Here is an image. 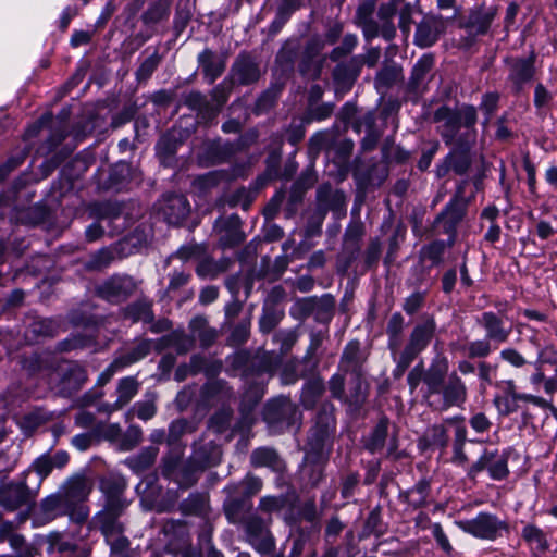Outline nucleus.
<instances>
[{"mask_svg": "<svg viewBox=\"0 0 557 557\" xmlns=\"http://www.w3.org/2000/svg\"><path fill=\"white\" fill-rule=\"evenodd\" d=\"M115 259V250L112 247H102L89 255L84 262V269L87 271H102L107 269Z\"/></svg>", "mask_w": 557, "mask_h": 557, "instance_id": "6e6d98bb", "label": "nucleus"}, {"mask_svg": "<svg viewBox=\"0 0 557 557\" xmlns=\"http://www.w3.org/2000/svg\"><path fill=\"white\" fill-rule=\"evenodd\" d=\"M195 346V339L191 335H187L184 330H174L170 334L162 336L157 342V349L174 348L177 354L184 355L191 350Z\"/></svg>", "mask_w": 557, "mask_h": 557, "instance_id": "79ce46f5", "label": "nucleus"}, {"mask_svg": "<svg viewBox=\"0 0 557 557\" xmlns=\"http://www.w3.org/2000/svg\"><path fill=\"white\" fill-rule=\"evenodd\" d=\"M434 66V58L432 54H423L413 65L410 78L408 81V89L414 94H422L432 78V69Z\"/></svg>", "mask_w": 557, "mask_h": 557, "instance_id": "473e14b6", "label": "nucleus"}, {"mask_svg": "<svg viewBox=\"0 0 557 557\" xmlns=\"http://www.w3.org/2000/svg\"><path fill=\"white\" fill-rule=\"evenodd\" d=\"M230 174L224 170L211 171L197 176L193 181V186L201 194H207L220 183L228 181Z\"/></svg>", "mask_w": 557, "mask_h": 557, "instance_id": "680f3d73", "label": "nucleus"}, {"mask_svg": "<svg viewBox=\"0 0 557 557\" xmlns=\"http://www.w3.org/2000/svg\"><path fill=\"white\" fill-rule=\"evenodd\" d=\"M487 470L491 479L500 481L508 476V455L506 453H499L497 449L488 450L484 449L479 459L470 467L468 475L471 479Z\"/></svg>", "mask_w": 557, "mask_h": 557, "instance_id": "f3484780", "label": "nucleus"}, {"mask_svg": "<svg viewBox=\"0 0 557 557\" xmlns=\"http://www.w3.org/2000/svg\"><path fill=\"white\" fill-rule=\"evenodd\" d=\"M40 509L48 520L67 516L72 521V511L61 493L51 494L44 498L40 503Z\"/></svg>", "mask_w": 557, "mask_h": 557, "instance_id": "09e8293b", "label": "nucleus"}, {"mask_svg": "<svg viewBox=\"0 0 557 557\" xmlns=\"http://www.w3.org/2000/svg\"><path fill=\"white\" fill-rule=\"evenodd\" d=\"M536 54L531 52L528 57H507L504 63L507 66V83L515 95L523 91L527 84L535 76Z\"/></svg>", "mask_w": 557, "mask_h": 557, "instance_id": "9b49d317", "label": "nucleus"}, {"mask_svg": "<svg viewBox=\"0 0 557 557\" xmlns=\"http://www.w3.org/2000/svg\"><path fill=\"white\" fill-rule=\"evenodd\" d=\"M335 407L326 400L321 403L314 424L309 431L305 454L311 458L327 457L332 450L333 437L336 430Z\"/></svg>", "mask_w": 557, "mask_h": 557, "instance_id": "7ed1b4c3", "label": "nucleus"}, {"mask_svg": "<svg viewBox=\"0 0 557 557\" xmlns=\"http://www.w3.org/2000/svg\"><path fill=\"white\" fill-rule=\"evenodd\" d=\"M159 448L148 446L143 448L137 455L131 456L125 460V465L135 473L139 474L148 470L156 461Z\"/></svg>", "mask_w": 557, "mask_h": 557, "instance_id": "603ef678", "label": "nucleus"}, {"mask_svg": "<svg viewBox=\"0 0 557 557\" xmlns=\"http://www.w3.org/2000/svg\"><path fill=\"white\" fill-rule=\"evenodd\" d=\"M198 261L196 273L203 278H215L219 274L225 272L230 264L227 259L215 261L206 255Z\"/></svg>", "mask_w": 557, "mask_h": 557, "instance_id": "13d9d810", "label": "nucleus"}, {"mask_svg": "<svg viewBox=\"0 0 557 557\" xmlns=\"http://www.w3.org/2000/svg\"><path fill=\"white\" fill-rule=\"evenodd\" d=\"M386 530L387 527L382 519V508L381 506H376L367 517L360 537L366 539L370 535L380 537L385 534Z\"/></svg>", "mask_w": 557, "mask_h": 557, "instance_id": "052dcab7", "label": "nucleus"}, {"mask_svg": "<svg viewBox=\"0 0 557 557\" xmlns=\"http://www.w3.org/2000/svg\"><path fill=\"white\" fill-rule=\"evenodd\" d=\"M250 463L255 468L267 467L274 472L282 473L286 469L285 461L276 449L272 447H258L250 455Z\"/></svg>", "mask_w": 557, "mask_h": 557, "instance_id": "e433bc0d", "label": "nucleus"}, {"mask_svg": "<svg viewBox=\"0 0 557 557\" xmlns=\"http://www.w3.org/2000/svg\"><path fill=\"white\" fill-rule=\"evenodd\" d=\"M159 214L170 225H181L190 212V205L184 195H164L158 205Z\"/></svg>", "mask_w": 557, "mask_h": 557, "instance_id": "4be33fe9", "label": "nucleus"}, {"mask_svg": "<svg viewBox=\"0 0 557 557\" xmlns=\"http://www.w3.org/2000/svg\"><path fill=\"white\" fill-rule=\"evenodd\" d=\"M336 131L335 129H324L317 132L313 134L308 143V153L311 159H315L321 151H326L327 154H331V149L335 144Z\"/></svg>", "mask_w": 557, "mask_h": 557, "instance_id": "8fccbe9b", "label": "nucleus"}, {"mask_svg": "<svg viewBox=\"0 0 557 557\" xmlns=\"http://www.w3.org/2000/svg\"><path fill=\"white\" fill-rule=\"evenodd\" d=\"M69 459V454L64 450H59L54 455L44 454L35 459L32 466L23 472V475L32 483V490H39L42 481L52 470L63 468Z\"/></svg>", "mask_w": 557, "mask_h": 557, "instance_id": "2eb2a0df", "label": "nucleus"}, {"mask_svg": "<svg viewBox=\"0 0 557 557\" xmlns=\"http://www.w3.org/2000/svg\"><path fill=\"white\" fill-rule=\"evenodd\" d=\"M138 287L137 281L128 274L115 273L95 286V294L112 305H119L132 297Z\"/></svg>", "mask_w": 557, "mask_h": 557, "instance_id": "1a4fd4ad", "label": "nucleus"}, {"mask_svg": "<svg viewBox=\"0 0 557 557\" xmlns=\"http://www.w3.org/2000/svg\"><path fill=\"white\" fill-rule=\"evenodd\" d=\"M361 59L351 57L345 61H337L332 77L337 91L346 92L351 89L361 72Z\"/></svg>", "mask_w": 557, "mask_h": 557, "instance_id": "bb28decb", "label": "nucleus"}, {"mask_svg": "<svg viewBox=\"0 0 557 557\" xmlns=\"http://www.w3.org/2000/svg\"><path fill=\"white\" fill-rule=\"evenodd\" d=\"M366 360L367 356L362 352L359 341H350L342 352L339 370L344 373H351L356 377H361Z\"/></svg>", "mask_w": 557, "mask_h": 557, "instance_id": "2f4dec72", "label": "nucleus"}, {"mask_svg": "<svg viewBox=\"0 0 557 557\" xmlns=\"http://www.w3.org/2000/svg\"><path fill=\"white\" fill-rule=\"evenodd\" d=\"M227 55L216 53L210 48L203 49L197 57L198 65L208 84H213L226 69Z\"/></svg>", "mask_w": 557, "mask_h": 557, "instance_id": "cd10ccee", "label": "nucleus"}, {"mask_svg": "<svg viewBox=\"0 0 557 557\" xmlns=\"http://www.w3.org/2000/svg\"><path fill=\"white\" fill-rule=\"evenodd\" d=\"M262 75L259 61L248 52H240L234 60L227 77L234 85L256 84Z\"/></svg>", "mask_w": 557, "mask_h": 557, "instance_id": "a211bd4d", "label": "nucleus"}, {"mask_svg": "<svg viewBox=\"0 0 557 557\" xmlns=\"http://www.w3.org/2000/svg\"><path fill=\"white\" fill-rule=\"evenodd\" d=\"M38 490H32V483L22 475L18 482H11L0 488V506L15 511L33 503Z\"/></svg>", "mask_w": 557, "mask_h": 557, "instance_id": "dca6fc26", "label": "nucleus"}, {"mask_svg": "<svg viewBox=\"0 0 557 557\" xmlns=\"http://www.w3.org/2000/svg\"><path fill=\"white\" fill-rule=\"evenodd\" d=\"M184 455L183 447L171 448L166 455H164L161 459V473L164 478L171 479L174 481L182 462V457Z\"/></svg>", "mask_w": 557, "mask_h": 557, "instance_id": "e2e57ef3", "label": "nucleus"}, {"mask_svg": "<svg viewBox=\"0 0 557 557\" xmlns=\"http://www.w3.org/2000/svg\"><path fill=\"white\" fill-rule=\"evenodd\" d=\"M448 424H434L426 429L424 432V435L422 437V441L428 445L432 447H437L442 450L446 449L449 442V435H448Z\"/></svg>", "mask_w": 557, "mask_h": 557, "instance_id": "338daca9", "label": "nucleus"}, {"mask_svg": "<svg viewBox=\"0 0 557 557\" xmlns=\"http://www.w3.org/2000/svg\"><path fill=\"white\" fill-rule=\"evenodd\" d=\"M61 382H62V391L66 393H72L82 387V385L87 381V374L79 363L77 362H66L63 367L60 368Z\"/></svg>", "mask_w": 557, "mask_h": 557, "instance_id": "a19ab883", "label": "nucleus"}, {"mask_svg": "<svg viewBox=\"0 0 557 557\" xmlns=\"http://www.w3.org/2000/svg\"><path fill=\"white\" fill-rule=\"evenodd\" d=\"M437 330L435 318L432 314H423L411 329L404 348L389 350L395 363L392 375L399 380L409 369L411 363L429 347Z\"/></svg>", "mask_w": 557, "mask_h": 557, "instance_id": "f03ea898", "label": "nucleus"}, {"mask_svg": "<svg viewBox=\"0 0 557 557\" xmlns=\"http://www.w3.org/2000/svg\"><path fill=\"white\" fill-rule=\"evenodd\" d=\"M194 431L195 425L188 420L183 418L173 420L169 425L166 444L171 448L183 447L185 449V445L181 443V440L185 434L193 433Z\"/></svg>", "mask_w": 557, "mask_h": 557, "instance_id": "5fc2aeb1", "label": "nucleus"}, {"mask_svg": "<svg viewBox=\"0 0 557 557\" xmlns=\"http://www.w3.org/2000/svg\"><path fill=\"white\" fill-rule=\"evenodd\" d=\"M444 30V20L441 15H426L417 25L414 42L422 48L431 47Z\"/></svg>", "mask_w": 557, "mask_h": 557, "instance_id": "c756f323", "label": "nucleus"}, {"mask_svg": "<svg viewBox=\"0 0 557 557\" xmlns=\"http://www.w3.org/2000/svg\"><path fill=\"white\" fill-rule=\"evenodd\" d=\"M123 211V207L117 201H98L94 202L88 208L90 218L102 221L107 220L113 222L117 220Z\"/></svg>", "mask_w": 557, "mask_h": 557, "instance_id": "3c124183", "label": "nucleus"}, {"mask_svg": "<svg viewBox=\"0 0 557 557\" xmlns=\"http://www.w3.org/2000/svg\"><path fill=\"white\" fill-rule=\"evenodd\" d=\"M139 382L134 376H125L117 382L116 400L109 406V411H116L125 407L137 395L139 391Z\"/></svg>", "mask_w": 557, "mask_h": 557, "instance_id": "c03bdc74", "label": "nucleus"}, {"mask_svg": "<svg viewBox=\"0 0 557 557\" xmlns=\"http://www.w3.org/2000/svg\"><path fill=\"white\" fill-rule=\"evenodd\" d=\"M325 392V384L321 376L310 377L305 382L300 393V404L306 410H312Z\"/></svg>", "mask_w": 557, "mask_h": 557, "instance_id": "a18cd8bd", "label": "nucleus"}, {"mask_svg": "<svg viewBox=\"0 0 557 557\" xmlns=\"http://www.w3.org/2000/svg\"><path fill=\"white\" fill-rule=\"evenodd\" d=\"M127 487L123 476H110L101 481V491L106 496L104 505L127 507L128 503L124 497Z\"/></svg>", "mask_w": 557, "mask_h": 557, "instance_id": "58836bf2", "label": "nucleus"}, {"mask_svg": "<svg viewBox=\"0 0 557 557\" xmlns=\"http://www.w3.org/2000/svg\"><path fill=\"white\" fill-rule=\"evenodd\" d=\"M298 8L299 4L296 0H282L276 9L275 17L269 26V34L277 35Z\"/></svg>", "mask_w": 557, "mask_h": 557, "instance_id": "864d4df0", "label": "nucleus"}, {"mask_svg": "<svg viewBox=\"0 0 557 557\" xmlns=\"http://www.w3.org/2000/svg\"><path fill=\"white\" fill-rule=\"evenodd\" d=\"M190 335L194 339H198L202 348L212 346L219 337V331L209 325V321L205 315L194 317L188 324Z\"/></svg>", "mask_w": 557, "mask_h": 557, "instance_id": "4c0bfd02", "label": "nucleus"}, {"mask_svg": "<svg viewBox=\"0 0 557 557\" xmlns=\"http://www.w3.org/2000/svg\"><path fill=\"white\" fill-rule=\"evenodd\" d=\"M498 347L499 346L484 336L483 338L468 342L462 347V351L469 359H485Z\"/></svg>", "mask_w": 557, "mask_h": 557, "instance_id": "4d7b16f0", "label": "nucleus"}, {"mask_svg": "<svg viewBox=\"0 0 557 557\" xmlns=\"http://www.w3.org/2000/svg\"><path fill=\"white\" fill-rule=\"evenodd\" d=\"M324 42L318 37L310 38L299 54L298 72L308 79H318L323 69V59L319 55Z\"/></svg>", "mask_w": 557, "mask_h": 557, "instance_id": "6ab92c4d", "label": "nucleus"}, {"mask_svg": "<svg viewBox=\"0 0 557 557\" xmlns=\"http://www.w3.org/2000/svg\"><path fill=\"white\" fill-rule=\"evenodd\" d=\"M469 181H460L455 189V193L448 203L437 214L434 221V227H440L442 233L448 235V246L453 247L457 236V227L467 215L468 206L474 198L466 196V188Z\"/></svg>", "mask_w": 557, "mask_h": 557, "instance_id": "20e7f679", "label": "nucleus"}, {"mask_svg": "<svg viewBox=\"0 0 557 557\" xmlns=\"http://www.w3.org/2000/svg\"><path fill=\"white\" fill-rule=\"evenodd\" d=\"M262 417L272 434H281L293 428L298 430L302 420L298 406L285 396L270 399L264 405Z\"/></svg>", "mask_w": 557, "mask_h": 557, "instance_id": "39448f33", "label": "nucleus"}, {"mask_svg": "<svg viewBox=\"0 0 557 557\" xmlns=\"http://www.w3.org/2000/svg\"><path fill=\"white\" fill-rule=\"evenodd\" d=\"M497 14L498 5H487L485 2H482L470 9L465 27L473 35H485L490 30Z\"/></svg>", "mask_w": 557, "mask_h": 557, "instance_id": "393cba45", "label": "nucleus"}, {"mask_svg": "<svg viewBox=\"0 0 557 557\" xmlns=\"http://www.w3.org/2000/svg\"><path fill=\"white\" fill-rule=\"evenodd\" d=\"M183 103L191 111H195L197 117L205 123L213 121L219 114V108H214L207 96L198 90L186 94L183 98Z\"/></svg>", "mask_w": 557, "mask_h": 557, "instance_id": "72a5a7b5", "label": "nucleus"}, {"mask_svg": "<svg viewBox=\"0 0 557 557\" xmlns=\"http://www.w3.org/2000/svg\"><path fill=\"white\" fill-rule=\"evenodd\" d=\"M301 44L298 38L287 39L275 57V63L284 74L294 72L295 62L299 58Z\"/></svg>", "mask_w": 557, "mask_h": 557, "instance_id": "ea45409f", "label": "nucleus"}, {"mask_svg": "<svg viewBox=\"0 0 557 557\" xmlns=\"http://www.w3.org/2000/svg\"><path fill=\"white\" fill-rule=\"evenodd\" d=\"M364 233V225L361 222H350L347 225L343 236L342 251L336 261L338 274L346 275L352 262L359 257Z\"/></svg>", "mask_w": 557, "mask_h": 557, "instance_id": "f8f14e48", "label": "nucleus"}, {"mask_svg": "<svg viewBox=\"0 0 557 557\" xmlns=\"http://www.w3.org/2000/svg\"><path fill=\"white\" fill-rule=\"evenodd\" d=\"M327 460V457L317 456L315 458H310L309 455L305 454L301 475L311 487L318 486L324 480V469Z\"/></svg>", "mask_w": 557, "mask_h": 557, "instance_id": "37998d69", "label": "nucleus"}, {"mask_svg": "<svg viewBox=\"0 0 557 557\" xmlns=\"http://www.w3.org/2000/svg\"><path fill=\"white\" fill-rule=\"evenodd\" d=\"M475 143H454L450 151L436 164L435 175L445 177L450 172L456 175H465L472 165L471 149Z\"/></svg>", "mask_w": 557, "mask_h": 557, "instance_id": "ddd939ff", "label": "nucleus"}, {"mask_svg": "<svg viewBox=\"0 0 557 557\" xmlns=\"http://www.w3.org/2000/svg\"><path fill=\"white\" fill-rule=\"evenodd\" d=\"M352 128L360 133L362 128L366 135L361 140V148L363 151H372L381 137V132L376 128V119L373 112H367L357 121H355Z\"/></svg>", "mask_w": 557, "mask_h": 557, "instance_id": "c9c22d12", "label": "nucleus"}, {"mask_svg": "<svg viewBox=\"0 0 557 557\" xmlns=\"http://www.w3.org/2000/svg\"><path fill=\"white\" fill-rule=\"evenodd\" d=\"M456 524L463 532L488 541L502 536L503 532H509V525L505 520H500L497 516L488 512H480L473 519L456 521Z\"/></svg>", "mask_w": 557, "mask_h": 557, "instance_id": "9d476101", "label": "nucleus"}, {"mask_svg": "<svg viewBox=\"0 0 557 557\" xmlns=\"http://www.w3.org/2000/svg\"><path fill=\"white\" fill-rule=\"evenodd\" d=\"M497 311L486 310L475 318V324L484 332V336L500 346L507 343L512 334V323L507 315L508 302H496Z\"/></svg>", "mask_w": 557, "mask_h": 557, "instance_id": "423d86ee", "label": "nucleus"}, {"mask_svg": "<svg viewBox=\"0 0 557 557\" xmlns=\"http://www.w3.org/2000/svg\"><path fill=\"white\" fill-rule=\"evenodd\" d=\"M231 366L234 371H239L245 380L251 376L261 377L263 374L272 373V363L264 357H250L246 351H239L233 355Z\"/></svg>", "mask_w": 557, "mask_h": 557, "instance_id": "5701e85b", "label": "nucleus"}, {"mask_svg": "<svg viewBox=\"0 0 557 557\" xmlns=\"http://www.w3.org/2000/svg\"><path fill=\"white\" fill-rule=\"evenodd\" d=\"M284 318V311L275 305L265 304L262 307V313L259 319V330L263 334L271 333Z\"/></svg>", "mask_w": 557, "mask_h": 557, "instance_id": "69168bd1", "label": "nucleus"}, {"mask_svg": "<svg viewBox=\"0 0 557 557\" xmlns=\"http://www.w3.org/2000/svg\"><path fill=\"white\" fill-rule=\"evenodd\" d=\"M437 395H441L442 398L435 408L447 410L451 407H461L466 403L468 388L459 374L453 371L448 374Z\"/></svg>", "mask_w": 557, "mask_h": 557, "instance_id": "412c9836", "label": "nucleus"}, {"mask_svg": "<svg viewBox=\"0 0 557 557\" xmlns=\"http://www.w3.org/2000/svg\"><path fill=\"white\" fill-rule=\"evenodd\" d=\"M234 397V392L224 380H209L200 389L201 403L213 406L218 403H226Z\"/></svg>", "mask_w": 557, "mask_h": 557, "instance_id": "f704fd0d", "label": "nucleus"}, {"mask_svg": "<svg viewBox=\"0 0 557 557\" xmlns=\"http://www.w3.org/2000/svg\"><path fill=\"white\" fill-rule=\"evenodd\" d=\"M191 461L203 471L220 463L222 451L213 441H197L193 444Z\"/></svg>", "mask_w": 557, "mask_h": 557, "instance_id": "7c9ffc66", "label": "nucleus"}, {"mask_svg": "<svg viewBox=\"0 0 557 557\" xmlns=\"http://www.w3.org/2000/svg\"><path fill=\"white\" fill-rule=\"evenodd\" d=\"M406 329V321L400 312H394L387 323L385 333L387 336V349L398 350L404 348L403 334Z\"/></svg>", "mask_w": 557, "mask_h": 557, "instance_id": "49530a36", "label": "nucleus"}, {"mask_svg": "<svg viewBox=\"0 0 557 557\" xmlns=\"http://www.w3.org/2000/svg\"><path fill=\"white\" fill-rule=\"evenodd\" d=\"M430 488V482L426 479H421L414 486L404 492L401 496L412 507L420 508L426 505Z\"/></svg>", "mask_w": 557, "mask_h": 557, "instance_id": "bf43d9fd", "label": "nucleus"}, {"mask_svg": "<svg viewBox=\"0 0 557 557\" xmlns=\"http://www.w3.org/2000/svg\"><path fill=\"white\" fill-rule=\"evenodd\" d=\"M247 542L261 555L275 550V539L268 523L257 515H250L243 520Z\"/></svg>", "mask_w": 557, "mask_h": 557, "instance_id": "4468645a", "label": "nucleus"}, {"mask_svg": "<svg viewBox=\"0 0 557 557\" xmlns=\"http://www.w3.org/2000/svg\"><path fill=\"white\" fill-rule=\"evenodd\" d=\"M436 132L446 146L476 143L478 110L472 104L440 106L433 113Z\"/></svg>", "mask_w": 557, "mask_h": 557, "instance_id": "f257e3e1", "label": "nucleus"}, {"mask_svg": "<svg viewBox=\"0 0 557 557\" xmlns=\"http://www.w3.org/2000/svg\"><path fill=\"white\" fill-rule=\"evenodd\" d=\"M317 210L324 215L331 211L336 220L346 215V196L331 185H321L317 190Z\"/></svg>", "mask_w": 557, "mask_h": 557, "instance_id": "b1692460", "label": "nucleus"}, {"mask_svg": "<svg viewBox=\"0 0 557 557\" xmlns=\"http://www.w3.org/2000/svg\"><path fill=\"white\" fill-rule=\"evenodd\" d=\"M507 386L505 394L503 396L495 397L494 399V404L499 414H512L521 408L520 403H529L543 410L549 411V413L557 420V407L552 403V400L542 396L517 392L513 381H508Z\"/></svg>", "mask_w": 557, "mask_h": 557, "instance_id": "6e6552de", "label": "nucleus"}, {"mask_svg": "<svg viewBox=\"0 0 557 557\" xmlns=\"http://www.w3.org/2000/svg\"><path fill=\"white\" fill-rule=\"evenodd\" d=\"M92 490L90 482L83 475L70 478L60 491L72 511V522L83 524L89 516V507L86 505Z\"/></svg>", "mask_w": 557, "mask_h": 557, "instance_id": "0eeeda50", "label": "nucleus"}, {"mask_svg": "<svg viewBox=\"0 0 557 557\" xmlns=\"http://www.w3.org/2000/svg\"><path fill=\"white\" fill-rule=\"evenodd\" d=\"M222 371V362L220 360H208L201 356H193L190 359V374L195 375L203 373L209 380L214 377Z\"/></svg>", "mask_w": 557, "mask_h": 557, "instance_id": "0e129e2a", "label": "nucleus"}, {"mask_svg": "<svg viewBox=\"0 0 557 557\" xmlns=\"http://www.w3.org/2000/svg\"><path fill=\"white\" fill-rule=\"evenodd\" d=\"M240 225L242 222L237 214L215 221L214 228L220 233L219 244L222 248H233L245 239Z\"/></svg>", "mask_w": 557, "mask_h": 557, "instance_id": "c85d7f7f", "label": "nucleus"}, {"mask_svg": "<svg viewBox=\"0 0 557 557\" xmlns=\"http://www.w3.org/2000/svg\"><path fill=\"white\" fill-rule=\"evenodd\" d=\"M127 507L104 505L102 510L96 513L94 522L104 539L124 533V524L120 521Z\"/></svg>", "mask_w": 557, "mask_h": 557, "instance_id": "a878e982", "label": "nucleus"}, {"mask_svg": "<svg viewBox=\"0 0 557 557\" xmlns=\"http://www.w3.org/2000/svg\"><path fill=\"white\" fill-rule=\"evenodd\" d=\"M180 510L186 516L203 517L208 510V500L203 494L194 493L181 502Z\"/></svg>", "mask_w": 557, "mask_h": 557, "instance_id": "774afa93", "label": "nucleus"}, {"mask_svg": "<svg viewBox=\"0 0 557 557\" xmlns=\"http://www.w3.org/2000/svg\"><path fill=\"white\" fill-rule=\"evenodd\" d=\"M449 361L446 356L437 355L434 357L426 370L423 369V383L425 392L423 397L433 406L431 398L438 394L443 383L448 376Z\"/></svg>", "mask_w": 557, "mask_h": 557, "instance_id": "aec40b11", "label": "nucleus"}, {"mask_svg": "<svg viewBox=\"0 0 557 557\" xmlns=\"http://www.w3.org/2000/svg\"><path fill=\"white\" fill-rule=\"evenodd\" d=\"M123 315L133 323H151L154 320L152 302L147 298L137 299L123 309Z\"/></svg>", "mask_w": 557, "mask_h": 557, "instance_id": "de8ad7c7", "label": "nucleus"}]
</instances>
